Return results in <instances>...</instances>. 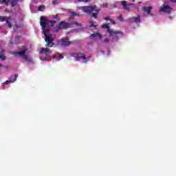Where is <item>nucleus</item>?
I'll return each instance as SVG.
<instances>
[{
	"label": "nucleus",
	"instance_id": "nucleus-3",
	"mask_svg": "<svg viewBox=\"0 0 176 176\" xmlns=\"http://www.w3.org/2000/svg\"><path fill=\"white\" fill-rule=\"evenodd\" d=\"M97 6H82L81 7V9L82 12H85V13H87L88 14H90L92 12H95L92 13L91 17H94V19H97V15L98 14V12H100V10H97Z\"/></svg>",
	"mask_w": 176,
	"mask_h": 176
},
{
	"label": "nucleus",
	"instance_id": "nucleus-1",
	"mask_svg": "<svg viewBox=\"0 0 176 176\" xmlns=\"http://www.w3.org/2000/svg\"><path fill=\"white\" fill-rule=\"evenodd\" d=\"M40 24L42 27L43 34H44V36H45V47H53V46H54V43L53 42V34H50V29L47 28V24H49L47 18L45 16H41L40 19Z\"/></svg>",
	"mask_w": 176,
	"mask_h": 176
},
{
	"label": "nucleus",
	"instance_id": "nucleus-33",
	"mask_svg": "<svg viewBox=\"0 0 176 176\" xmlns=\"http://www.w3.org/2000/svg\"><path fill=\"white\" fill-rule=\"evenodd\" d=\"M13 78H14V76H11L10 77V80H14V79L13 80Z\"/></svg>",
	"mask_w": 176,
	"mask_h": 176
},
{
	"label": "nucleus",
	"instance_id": "nucleus-41",
	"mask_svg": "<svg viewBox=\"0 0 176 176\" xmlns=\"http://www.w3.org/2000/svg\"><path fill=\"white\" fill-rule=\"evenodd\" d=\"M5 68L8 69V68H9V67L8 66H6Z\"/></svg>",
	"mask_w": 176,
	"mask_h": 176
},
{
	"label": "nucleus",
	"instance_id": "nucleus-18",
	"mask_svg": "<svg viewBox=\"0 0 176 176\" xmlns=\"http://www.w3.org/2000/svg\"><path fill=\"white\" fill-rule=\"evenodd\" d=\"M71 14H72V15H71V16H70V19H74V16H79V14H76V12H72Z\"/></svg>",
	"mask_w": 176,
	"mask_h": 176
},
{
	"label": "nucleus",
	"instance_id": "nucleus-21",
	"mask_svg": "<svg viewBox=\"0 0 176 176\" xmlns=\"http://www.w3.org/2000/svg\"><path fill=\"white\" fill-rule=\"evenodd\" d=\"M54 19L56 20V21H60V18L58 17V14H56L54 16Z\"/></svg>",
	"mask_w": 176,
	"mask_h": 176
},
{
	"label": "nucleus",
	"instance_id": "nucleus-26",
	"mask_svg": "<svg viewBox=\"0 0 176 176\" xmlns=\"http://www.w3.org/2000/svg\"><path fill=\"white\" fill-rule=\"evenodd\" d=\"M72 24H75V25H77V26L80 25V24L79 23L75 22V21H73V22L72 23Z\"/></svg>",
	"mask_w": 176,
	"mask_h": 176
},
{
	"label": "nucleus",
	"instance_id": "nucleus-44",
	"mask_svg": "<svg viewBox=\"0 0 176 176\" xmlns=\"http://www.w3.org/2000/svg\"><path fill=\"white\" fill-rule=\"evenodd\" d=\"M17 39H19V36H16Z\"/></svg>",
	"mask_w": 176,
	"mask_h": 176
},
{
	"label": "nucleus",
	"instance_id": "nucleus-7",
	"mask_svg": "<svg viewBox=\"0 0 176 176\" xmlns=\"http://www.w3.org/2000/svg\"><path fill=\"white\" fill-rule=\"evenodd\" d=\"M62 46H69L72 44V41H69V38L68 37H64L62 38L60 40Z\"/></svg>",
	"mask_w": 176,
	"mask_h": 176
},
{
	"label": "nucleus",
	"instance_id": "nucleus-2",
	"mask_svg": "<svg viewBox=\"0 0 176 176\" xmlns=\"http://www.w3.org/2000/svg\"><path fill=\"white\" fill-rule=\"evenodd\" d=\"M26 52H28V48H24L22 51H15L12 52L11 54H13L16 57L19 56V57H21L25 61H28V63H31L32 61V59L30 58V56L27 54H25Z\"/></svg>",
	"mask_w": 176,
	"mask_h": 176
},
{
	"label": "nucleus",
	"instance_id": "nucleus-42",
	"mask_svg": "<svg viewBox=\"0 0 176 176\" xmlns=\"http://www.w3.org/2000/svg\"><path fill=\"white\" fill-rule=\"evenodd\" d=\"M1 67H3V66H2V65H1V64H0V68H1Z\"/></svg>",
	"mask_w": 176,
	"mask_h": 176
},
{
	"label": "nucleus",
	"instance_id": "nucleus-14",
	"mask_svg": "<svg viewBox=\"0 0 176 176\" xmlns=\"http://www.w3.org/2000/svg\"><path fill=\"white\" fill-rule=\"evenodd\" d=\"M102 28H106L107 30V32L109 34L110 32H112V30H111V28L108 24L104 23L102 25Z\"/></svg>",
	"mask_w": 176,
	"mask_h": 176
},
{
	"label": "nucleus",
	"instance_id": "nucleus-17",
	"mask_svg": "<svg viewBox=\"0 0 176 176\" xmlns=\"http://www.w3.org/2000/svg\"><path fill=\"white\" fill-rule=\"evenodd\" d=\"M38 12H43L45 10V6H40L38 8Z\"/></svg>",
	"mask_w": 176,
	"mask_h": 176
},
{
	"label": "nucleus",
	"instance_id": "nucleus-10",
	"mask_svg": "<svg viewBox=\"0 0 176 176\" xmlns=\"http://www.w3.org/2000/svg\"><path fill=\"white\" fill-rule=\"evenodd\" d=\"M40 53L45 54V56H50L52 53V50L47 47H42L41 49Z\"/></svg>",
	"mask_w": 176,
	"mask_h": 176
},
{
	"label": "nucleus",
	"instance_id": "nucleus-40",
	"mask_svg": "<svg viewBox=\"0 0 176 176\" xmlns=\"http://www.w3.org/2000/svg\"><path fill=\"white\" fill-rule=\"evenodd\" d=\"M3 52H5V50H1V52H0V53H1V54H2V53H3Z\"/></svg>",
	"mask_w": 176,
	"mask_h": 176
},
{
	"label": "nucleus",
	"instance_id": "nucleus-45",
	"mask_svg": "<svg viewBox=\"0 0 176 176\" xmlns=\"http://www.w3.org/2000/svg\"><path fill=\"white\" fill-rule=\"evenodd\" d=\"M56 1H58V0H56Z\"/></svg>",
	"mask_w": 176,
	"mask_h": 176
},
{
	"label": "nucleus",
	"instance_id": "nucleus-15",
	"mask_svg": "<svg viewBox=\"0 0 176 176\" xmlns=\"http://www.w3.org/2000/svg\"><path fill=\"white\" fill-rule=\"evenodd\" d=\"M96 36H98L99 39H101V38H102V36H101V34L98 32L94 33L90 35V38H96Z\"/></svg>",
	"mask_w": 176,
	"mask_h": 176
},
{
	"label": "nucleus",
	"instance_id": "nucleus-4",
	"mask_svg": "<svg viewBox=\"0 0 176 176\" xmlns=\"http://www.w3.org/2000/svg\"><path fill=\"white\" fill-rule=\"evenodd\" d=\"M72 57H74L76 58V61H80V60H82V63H87L89 60H90V56L86 57V55L82 53H72L71 54Z\"/></svg>",
	"mask_w": 176,
	"mask_h": 176
},
{
	"label": "nucleus",
	"instance_id": "nucleus-16",
	"mask_svg": "<svg viewBox=\"0 0 176 176\" xmlns=\"http://www.w3.org/2000/svg\"><path fill=\"white\" fill-rule=\"evenodd\" d=\"M18 0H12L10 3V5L12 8H14L17 5Z\"/></svg>",
	"mask_w": 176,
	"mask_h": 176
},
{
	"label": "nucleus",
	"instance_id": "nucleus-43",
	"mask_svg": "<svg viewBox=\"0 0 176 176\" xmlns=\"http://www.w3.org/2000/svg\"><path fill=\"white\" fill-rule=\"evenodd\" d=\"M132 2H135V0H132Z\"/></svg>",
	"mask_w": 176,
	"mask_h": 176
},
{
	"label": "nucleus",
	"instance_id": "nucleus-6",
	"mask_svg": "<svg viewBox=\"0 0 176 176\" xmlns=\"http://www.w3.org/2000/svg\"><path fill=\"white\" fill-rule=\"evenodd\" d=\"M110 36L113 37V41H119V35H123V32L121 31H113L109 33Z\"/></svg>",
	"mask_w": 176,
	"mask_h": 176
},
{
	"label": "nucleus",
	"instance_id": "nucleus-24",
	"mask_svg": "<svg viewBox=\"0 0 176 176\" xmlns=\"http://www.w3.org/2000/svg\"><path fill=\"white\" fill-rule=\"evenodd\" d=\"M0 59L3 60H6V57L5 56L0 55Z\"/></svg>",
	"mask_w": 176,
	"mask_h": 176
},
{
	"label": "nucleus",
	"instance_id": "nucleus-35",
	"mask_svg": "<svg viewBox=\"0 0 176 176\" xmlns=\"http://www.w3.org/2000/svg\"><path fill=\"white\" fill-rule=\"evenodd\" d=\"M103 8H108V4H103Z\"/></svg>",
	"mask_w": 176,
	"mask_h": 176
},
{
	"label": "nucleus",
	"instance_id": "nucleus-36",
	"mask_svg": "<svg viewBox=\"0 0 176 176\" xmlns=\"http://www.w3.org/2000/svg\"><path fill=\"white\" fill-rule=\"evenodd\" d=\"M56 2H57V1H56V0L52 1V5H56Z\"/></svg>",
	"mask_w": 176,
	"mask_h": 176
},
{
	"label": "nucleus",
	"instance_id": "nucleus-37",
	"mask_svg": "<svg viewBox=\"0 0 176 176\" xmlns=\"http://www.w3.org/2000/svg\"><path fill=\"white\" fill-rule=\"evenodd\" d=\"M171 2H173V3H176V0H170Z\"/></svg>",
	"mask_w": 176,
	"mask_h": 176
},
{
	"label": "nucleus",
	"instance_id": "nucleus-29",
	"mask_svg": "<svg viewBox=\"0 0 176 176\" xmlns=\"http://www.w3.org/2000/svg\"><path fill=\"white\" fill-rule=\"evenodd\" d=\"M91 28H96V25H94V23L93 22H91V25H90Z\"/></svg>",
	"mask_w": 176,
	"mask_h": 176
},
{
	"label": "nucleus",
	"instance_id": "nucleus-8",
	"mask_svg": "<svg viewBox=\"0 0 176 176\" xmlns=\"http://www.w3.org/2000/svg\"><path fill=\"white\" fill-rule=\"evenodd\" d=\"M160 12H164V13H171V7L168 5L163 6L160 9Z\"/></svg>",
	"mask_w": 176,
	"mask_h": 176
},
{
	"label": "nucleus",
	"instance_id": "nucleus-13",
	"mask_svg": "<svg viewBox=\"0 0 176 176\" xmlns=\"http://www.w3.org/2000/svg\"><path fill=\"white\" fill-rule=\"evenodd\" d=\"M17 78H19V74H15L14 80H8L4 82V85H9V83H14V82H16L17 80Z\"/></svg>",
	"mask_w": 176,
	"mask_h": 176
},
{
	"label": "nucleus",
	"instance_id": "nucleus-12",
	"mask_svg": "<svg viewBox=\"0 0 176 176\" xmlns=\"http://www.w3.org/2000/svg\"><path fill=\"white\" fill-rule=\"evenodd\" d=\"M142 9L144 12H146L147 14L153 16V14L151 13L152 12V7H143Z\"/></svg>",
	"mask_w": 176,
	"mask_h": 176
},
{
	"label": "nucleus",
	"instance_id": "nucleus-27",
	"mask_svg": "<svg viewBox=\"0 0 176 176\" xmlns=\"http://www.w3.org/2000/svg\"><path fill=\"white\" fill-rule=\"evenodd\" d=\"M55 57H56L58 60H60V54H56Z\"/></svg>",
	"mask_w": 176,
	"mask_h": 176
},
{
	"label": "nucleus",
	"instance_id": "nucleus-5",
	"mask_svg": "<svg viewBox=\"0 0 176 176\" xmlns=\"http://www.w3.org/2000/svg\"><path fill=\"white\" fill-rule=\"evenodd\" d=\"M67 28H69V23L65 21H60L59 24L54 28V30L56 32H58L60 30H67Z\"/></svg>",
	"mask_w": 176,
	"mask_h": 176
},
{
	"label": "nucleus",
	"instance_id": "nucleus-9",
	"mask_svg": "<svg viewBox=\"0 0 176 176\" xmlns=\"http://www.w3.org/2000/svg\"><path fill=\"white\" fill-rule=\"evenodd\" d=\"M129 21H131V23H135L136 24H138V23L141 22V16L140 15H138L136 16H134L133 18H129Z\"/></svg>",
	"mask_w": 176,
	"mask_h": 176
},
{
	"label": "nucleus",
	"instance_id": "nucleus-31",
	"mask_svg": "<svg viewBox=\"0 0 176 176\" xmlns=\"http://www.w3.org/2000/svg\"><path fill=\"white\" fill-rule=\"evenodd\" d=\"M6 0H0V3H6Z\"/></svg>",
	"mask_w": 176,
	"mask_h": 176
},
{
	"label": "nucleus",
	"instance_id": "nucleus-20",
	"mask_svg": "<svg viewBox=\"0 0 176 176\" xmlns=\"http://www.w3.org/2000/svg\"><path fill=\"white\" fill-rule=\"evenodd\" d=\"M49 24H51V27H53L56 24V21H49Z\"/></svg>",
	"mask_w": 176,
	"mask_h": 176
},
{
	"label": "nucleus",
	"instance_id": "nucleus-34",
	"mask_svg": "<svg viewBox=\"0 0 176 176\" xmlns=\"http://www.w3.org/2000/svg\"><path fill=\"white\" fill-rule=\"evenodd\" d=\"M41 60H42V61H47V58H41Z\"/></svg>",
	"mask_w": 176,
	"mask_h": 176
},
{
	"label": "nucleus",
	"instance_id": "nucleus-19",
	"mask_svg": "<svg viewBox=\"0 0 176 176\" xmlns=\"http://www.w3.org/2000/svg\"><path fill=\"white\" fill-rule=\"evenodd\" d=\"M6 23L8 24V26L9 27V28H12V23H10V21H9V18H8L6 20Z\"/></svg>",
	"mask_w": 176,
	"mask_h": 176
},
{
	"label": "nucleus",
	"instance_id": "nucleus-39",
	"mask_svg": "<svg viewBox=\"0 0 176 176\" xmlns=\"http://www.w3.org/2000/svg\"><path fill=\"white\" fill-rule=\"evenodd\" d=\"M52 58H56V55L52 56Z\"/></svg>",
	"mask_w": 176,
	"mask_h": 176
},
{
	"label": "nucleus",
	"instance_id": "nucleus-30",
	"mask_svg": "<svg viewBox=\"0 0 176 176\" xmlns=\"http://www.w3.org/2000/svg\"><path fill=\"white\" fill-rule=\"evenodd\" d=\"M64 58V56H63L62 54H59V60H61Z\"/></svg>",
	"mask_w": 176,
	"mask_h": 176
},
{
	"label": "nucleus",
	"instance_id": "nucleus-23",
	"mask_svg": "<svg viewBox=\"0 0 176 176\" xmlns=\"http://www.w3.org/2000/svg\"><path fill=\"white\" fill-rule=\"evenodd\" d=\"M6 20V17L5 16H0V21L2 23Z\"/></svg>",
	"mask_w": 176,
	"mask_h": 176
},
{
	"label": "nucleus",
	"instance_id": "nucleus-25",
	"mask_svg": "<svg viewBox=\"0 0 176 176\" xmlns=\"http://www.w3.org/2000/svg\"><path fill=\"white\" fill-rule=\"evenodd\" d=\"M78 2H85V3H87V2H90V0H78Z\"/></svg>",
	"mask_w": 176,
	"mask_h": 176
},
{
	"label": "nucleus",
	"instance_id": "nucleus-32",
	"mask_svg": "<svg viewBox=\"0 0 176 176\" xmlns=\"http://www.w3.org/2000/svg\"><path fill=\"white\" fill-rule=\"evenodd\" d=\"M110 21H111V24H116L115 21H113V19H110Z\"/></svg>",
	"mask_w": 176,
	"mask_h": 176
},
{
	"label": "nucleus",
	"instance_id": "nucleus-38",
	"mask_svg": "<svg viewBox=\"0 0 176 176\" xmlns=\"http://www.w3.org/2000/svg\"><path fill=\"white\" fill-rule=\"evenodd\" d=\"M104 20H106V21H108V20H109V17L104 18Z\"/></svg>",
	"mask_w": 176,
	"mask_h": 176
},
{
	"label": "nucleus",
	"instance_id": "nucleus-11",
	"mask_svg": "<svg viewBox=\"0 0 176 176\" xmlns=\"http://www.w3.org/2000/svg\"><path fill=\"white\" fill-rule=\"evenodd\" d=\"M121 3L123 6V9H124V10H128V12H130L129 6H131V5H134L133 3H129L127 5V2L126 1H121Z\"/></svg>",
	"mask_w": 176,
	"mask_h": 176
},
{
	"label": "nucleus",
	"instance_id": "nucleus-28",
	"mask_svg": "<svg viewBox=\"0 0 176 176\" xmlns=\"http://www.w3.org/2000/svg\"><path fill=\"white\" fill-rule=\"evenodd\" d=\"M104 43H109V39L104 38Z\"/></svg>",
	"mask_w": 176,
	"mask_h": 176
},
{
	"label": "nucleus",
	"instance_id": "nucleus-22",
	"mask_svg": "<svg viewBox=\"0 0 176 176\" xmlns=\"http://www.w3.org/2000/svg\"><path fill=\"white\" fill-rule=\"evenodd\" d=\"M118 20H120L122 22L124 21V19H123V16L119 15L118 17Z\"/></svg>",
	"mask_w": 176,
	"mask_h": 176
}]
</instances>
